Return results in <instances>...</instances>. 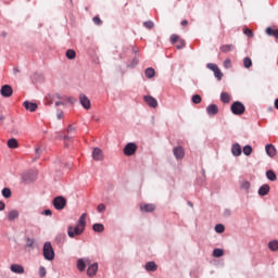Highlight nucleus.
I'll return each instance as SVG.
<instances>
[{
    "instance_id": "obj_36",
    "label": "nucleus",
    "mask_w": 278,
    "mask_h": 278,
    "mask_svg": "<svg viewBox=\"0 0 278 278\" xmlns=\"http://www.w3.org/2000/svg\"><path fill=\"white\" fill-rule=\"evenodd\" d=\"M2 197H4V199H10V197H12V190H10V188H4L2 190Z\"/></svg>"
},
{
    "instance_id": "obj_42",
    "label": "nucleus",
    "mask_w": 278,
    "mask_h": 278,
    "mask_svg": "<svg viewBox=\"0 0 278 278\" xmlns=\"http://www.w3.org/2000/svg\"><path fill=\"white\" fill-rule=\"evenodd\" d=\"M34 243H35L34 239L29 237L26 238V247H28V249H34Z\"/></svg>"
},
{
    "instance_id": "obj_3",
    "label": "nucleus",
    "mask_w": 278,
    "mask_h": 278,
    "mask_svg": "<svg viewBox=\"0 0 278 278\" xmlns=\"http://www.w3.org/2000/svg\"><path fill=\"white\" fill-rule=\"evenodd\" d=\"M84 229L83 226L76 225L75 228H73V226H68L67 228V235L70 238H75V236H81V233H84Z\"/></svg>"
},
{
    "instance_id": "obj_22",
    "label": "nucleus",
    "mask_w": 278,
    "mask_h": 278,
    "mask_svg": "<svg viewBox=\"0 0 278 278\" xmlns=\"http://www.w3.org/2000/svg\"><path fill=\"white\" fill-rule=\"evenodd\" d=\"M231 151H232V155H236V156L242 155V148L238 143L232 146Z\"/></svg>"
},
{
    "instance_id": "obj_9",
    "label": "nucleus",
    "mask_w": 278,
    "mask_h": 278,
    "mask_svg": "<svg viewBox=\"0 0 278 278\" xmlns=\"http://www.w3.org/2000/svg\"><path fill=\"white\" fill-rule=\"evenodd\" d=\"M143 101L149 105V108H157V99L153 98L152 96H144Z\"/></svg>"
},
{
    "instance_id": "obj_39",
    "label": "nucleus",
    "mask_w": 278,
    "mask_h": 278,
    "mask_svg": "<svg viewBox=\"0 0 278 278\" xmlns=\"http://www.w3.org/2000/svg\"><path fill=\"white\" fill-rule=\"evenodd\" d=\"M244 155H251L253 153V148L251 146H245L243 148Z\"/></svg>"
},
{
    "instance_id": "obj_41",
    "label": "nucleus",
    "mask_w": 278,
    "mask_h": 278,
    "mask_svg": "<svg viewBox=\"0 0 278 278\" xmlns=\"http://www.w3.org/2000/svg\"><path fill=\"white\" fill-rule=\"evenodd\" d=\"M202 99L199 94H193L192 96V103H195V105H199L201 103Z\"/></svg>"
},
{
    "instance_id": "obj_8",
    "label": "nucleus",
    "mask_w": 278,
    "mask_h": 278,
    "mask_svg": "<svg viewBox=\"0 0 278 278\" xmlns=\"http://www.w3.org/2000/svg\"><path fill=\"white\" fill-rule=\"evenodd\" d=\"M173 153H174V157H176V160H184V157L186 156V151L184 150L182 147L174 148Z\"/></svg>"
},
{
    "instance_id": "obj_50",
    "label": "nucleus",
    "mask_w": 278,
    "mask_h": 278,
    "mask_svg": "<svg viewBox=\"0 0 278 278\" xmlns=\"http://www.w3.org/2000/svg\"><path fill=\"white\" fill-rule=\"evenodd\" d=\"M64 238H66V235H65V233L59 235V236L56 237V240L62 241V240H64Z\"/></svg>"
},
{
    "instance_id": "obj_40",
    "label": "nucleus",
    "mask_w": 278,
    "mask_h": 278,
    "mask_svg": "<svg viewBox=\"0 0 278 278\" xmlns=\"http://www.w3.org/2000/svg\"><path fill=\"white\" fill-rule=\"evenodd\" d=\"M251 188V182H249L248 180H243L241 182V189L242 190H249Z\"/></svg>"
},
{
    "instance_id": "obj_32",
    "label": "nucleus",
    "mask_w": 278,
    "mask_h": 278,
    "mask_svg": "<svg viewBox=\"0 0 278 278\" xmlns=\"http://www.w3.org/2000/svg\"><path fill=\"white\" fill-rule=\"evenodd\" d=\"M220 51L223 53H229V51H233V45H225L220 47Z\"/></svg>"
},
{
    "instance_id": "obj_16",
    "label": "nucleus",
    "mask_w": 278,
    "mask_h": 278,
    "mask_svg": "<svg viewBox=\"0 0 278 278\" xmlns=\"http://www.w3.org/2000/svg\"><path fill=\"white\" fill-rule=\"evenodd\" d=\"M24 108L28 112H36V110H38V104H36L34 102L25 101L24 102Z\"/></svg>"
},
{
    "instance_id": "obj_38",
    "label": "nucleus",
    "mask_w": 278,
    "mask_h": 278,
    "mask_svg": "<svg viewBox=\"0 0 278 278\" xmlns=\"http://www.w3.org/2000/svg\"><path fill=\"white\" fill-rule=\"evenodd\" d=\"M176 49H184L186 47V41L184 39H179L176 43H174Z\"/></svg>"
},
{
    "instance_id": "obj_1",
    "label": "nucleus",
    "mask_w": 278,
    "mask_h": 278,
    "mask_svg": "<svg viewBox=\"0 0 278 278\" xmlns=\"http://www.w3.org/2000/svg\"><path fill=\"white\" fill-rule=\"evenodd\" d=\"M43 257L45 260H48V262L55 260V252L53 251V245H51V242H46L43 244Z\"/></svg>"
},
{
    "instance_id": "obj_60",
    "label": "nucleus",
    "mask_w": 278,
    "mask_h": 278,
    "mask_svg": "<svg viewBox=\"0 0 278 278\" xmlns=\"http://www.w3.org/2000/svg\"><path fill=\"white\" fill-rule=\"evenodd\" d=\"M189 205H191V207H192V204L189 202Z\"/></svg>"
},
{
    "instance_id": "obj_24",
    "label": "nucleus",
    "mask_w": 278,
    "mask_h": 278,
    "mask_svg": "<svg viewBox=\"0 0 278 278\" xmlns=\"http://www.w3.org/2000/svg\"><path fill=\"white\" fill-rule=\"evenodd\" d=\"M144 74L148 79H153V77H155V70L153 67H148Z\"/></svg>"
},
{
    "instance_id": "obj_48",
    "label": "nucleus",
    "mask_w": 278,
    "mask_h": 278,
    "mask_svg": "<svg viewBox=\"0 0 278 278\" xmlns=\"http://www.w3.org/2000/svg\"><path fill=\"white\" fill-rule=\"evenodd\" d=\"M98 212H100V213L105 212V204H99Z\"/></svg>"
},
{
    "instance_id": "obj_28",
    "label": "nucleus",
    "mask_w": 278,
    "mask_h": 278,
    "mask_svg": "<svg viewBox=\"0 0 278 278\" xmlns=\"http://www.w3.org/2000/svg\"><path fill=\"white\" fill-rule=\"evenodd\" d=\"M266 177L269 181H277V174H275L273 169L266 172Z\"/></svg>"
},
{
    "instance_id": "obj_44",
    "label": "nucleus",
    "mask_w": 278,
    "mask_h": 278,
    "mask_svg": "<svg viewBox=\"0 0 278 278\" xmlns=\"http://www.w3.org/2000/svg\"><path fill=\"white\" fill-rule=\"evenodd\" d=\"M243 34L248 36V38H253V30H251L250 28H244Z\"/></svg>"
},
{
    "instance_id": "obj_54",
    "label": "nucleus",
    "mask_w": 278,
    "mask_h": 278,
    "mask_svg": "<svg viewBox=\"0 0 278 278\" xmlns=\"http://www.w3.org/2000/svg\"><path fill=\"white\" fill-rule=\"evenodd\" d=\"M181 25H182V27H186V25H188V20H184V21L181 22Z\"/></svg>"
},
{
    "instance_id": "obj_30",
    "label": "nucleus",
    "mask_w": 278,
    "mask_h": 278,
    "mask_svg": "<svg viewBox=\"0 0 278 278\" xmlns=\"http://www.w3.org/2000/svg\"><path fill=\"white\" fill-rule=\"evenodd\" d=\"M66 58L67 60H75V58H77V53L75 52V50L70 49L66 51Z\"/></svg>"
},
{
    "instance_id": "obj_35",
    "label": "nucleus",
    "mask_w": 278,
    "mask_h": 278,
    "mask_svg": "<svg viewBox=\"0 0 278 278\" xmlns=\"http://www.w3.org/2000/svg\"><path fill=\"white\" fill-rule=\"evenodd\" d=\"M243 66H244L245 68H251V67L253 66V61H251V58H245V59L243 60Z\"/></svg>"
},
{
    "instance_id": "obj_46",
    "label": "nucleus",
    "mask_w": 278,
    "mask_h": 278,
    "mask_svg": "<svg viewBox=\"0 0 278 278\" xmlns=\"http://www.w3.org/2000/svg\"><path fill=\"white\" fill-rule=\"evenodd\" d=\"M39 276L46 277L47 276V269L43 266L39 267Z\"/></svg>"
},
{
    "instance_id": "obj_43",
    "label": "nucleus",
    "mask_w": 278,
    "mask_h": 278,
    "mask_svg": "<svg viewBox=\"0 0 278 278\" xmlns=\"http://www.w3.org/2000/svg\"><path fill=\"white\" fill-rule=\"evenodd\" d=\"M143 26H144L147 29H153V27H155V25H154L153 22H151V21L144 22V23H143Z\"/></svg>"
},
{
    "instance_id": "obj_59",
    "label": "nucleus",
    "mask_w": 278,
    "mask_h": 278,
    "mask_svg": "<svg viewBox=\"0 0 278 278\" xmlns=\"http://www.w3.org/2000/svg\"><path fill=\"white\" fill-rule=\"evenodd\" d=\"M0 121H3V117H0Z\"/></svg>"
},
{
    "instance_id": "obj_47",
    "label": "nucleus",
    "mask_w": 278,
    "mask_h": 278,
    "mask_svg": "<svg viewBox=\"0 0 278 278\" xmlns=\"http://www.w3.org/2000/svg\"><path fill=\"white\" fill-rule=\"evenodd\" d=\"M92 21H93L94 25H102L103 24V22L101 21V17H99V16H94L92 18Z\"/></svg>"
},
{
    "instance_id": "obj_11",
    "label": "nucleus",
    "mask_w": 278,
    "mask_h": 278,
    "mask_svg": "<svg viewBox=\"0 0 278 278\" xmlns=\"http://www.w3.org/2000/svg\"><path fill=\"white\" fill-rule=\"evenodd\" d=\"M79 102L83 105V108H85V110H90V99H88V97H86V94L81 93L79 96Z\"/></svg>"
},
{
    "instance_id": "obj_18",
    "label": "nucleus",
    "mask_w": 278,
    "mask_h": 278,
    "mask_svg": "<svg viewBox=\"0 0 278 278\" xmlns=\"http://www.w3.org/2000/svg\"><path fill=\"white\" fill-rule=\"evenodd\" d=\"M206 112L208 116H216V113L218 112V105L211 104L206 108Z\"/></svg>"
},
{
    "instance_id": "obj_17",
    "label": "nucleus",
    "mask_w": 278,
    "mask_h": 278,
    "mask_svg": "<svg viewBox=\"0 0 278 278\" xmlns=\"http://www.w3.org/2000/svg\"><path fill=\"white\" fill-rule=\"evenodd\" d=\"M265 151L269 157H275V155H277V149L273 144H267Z\"/></svg>"
},
{
    "instance_id": "obj_55",
    "label": "nucleus",
    "mask_w": 278,
    "mask_h": 278,
    "mask_svg": "<svg viewBox=\"0 0 278 278\" xmlns=\"http://www.w3.org/2000/svg\"><path fill=\"white\" fill-rule=\"evenodd\" d=\"M276 110H278V98L275 100V103H274Z\"/></svg>"
},
{
    "instance_id": "obj_45",
    "label": "nucleus",
    "mask_w": 278,
    "mask_h": 278,
    "mask_svg": "<svg viewBox=\"0 0 278 278\" xmlns=\"http://www.w3.org/2000/svg\"><path fill=\"white\" fill-rule=\"evenodd\" d=\"M180 39H179V37H178V35H172L170 36V42H172V45H177V41H179Z\"/></svg>"
},
{
    "instance_id": "obj_12",
    "label": "nucleus",
    "mask_w": 278,
    "mask_h": 278,
    "mask_svg": "<svg viewBox=\"0 0 278 278\" xmlns=\"http://www.w3.org/2000/svg\"><path fill=\"white\" fill-rule=\"evenodd\" d=\"M10 270L15 273L16 275H23L25 273V268L20 264H13L10 266Z\"/></svg>"
},
{
    "instance_id": "obj_5",
    "label": "nucleus",
    "mask_w": 278,
    "mask_h": 278,
    "mask_svg": "<svg viewBox=\"0 0 278 278\" xmlns=\"http://www.w3.org/2000/svg\"><path fill=\"white\" fill-rule=\"evenodd\" d=\"M67 135L64 136H60L61 139L63 140H73V136H75V134H77V129L75 128V126L70 125L66 129Z\"/></svg>"
},
{
    "instance_id": "obj_33",
    "label": "nucleus",
    "mask_w": 278,
    "mask_h": 278,
    "mask_svg": "<svg viewBox=\"0 0 278 278\" xmlns=\"http://www.w3.org/2000/svg\"><path fill=\"white\" fill-rule=\"evenodd\" d=\"M225 255V251L223 249H215L213 251V257H223Z\"/></svg>"
},
{
    "instance_id": "obj_7",
    "label": "nucleus",
    "mask_w": 278,
    "mask_h": 278,
    "mask_svg": "<svg viewBox=\"0 0 278 278\" xmlns=\"http://www.w3.org/2000/svg\"><path fill=\"white\" fill-rule=\"evenodd\" d=\"M136 151H138V146H136V143H128L124 148V155H127L129 157V156L134 155V153H136Z\"/></svg>"
},
{
    "instance_id": "obj_23",
    "label": "nucleus",
    "mask_w": 278,
    "mask_h": 278,
    "mask_svg": "<svg viewBox=\"0 0 278 278\" xmlns=\"http://www.w3.org/2000/svg\"><path fill=\"white\" fill-rule=\"evenodd\" d=\"M16 218H18V211H16V210L10 211L8 214V220H10V223H12L13 220H16Z\"/></svg>"
},
{
    "instance_id": "obj_4",
    "label": "nucleus",
    "mask_w": 278,
    "mask_h": 278,
    "mask_svg": "<svg viewBox=\"0 0 278 278\" xmlns=\"http://www.w3.org/2000/svg\"><path fill=\"white\" fill-rule=\"evenodd\" d=\"M207 68L210 71H213L216 79H218V81H220L223 79V72L220 71V68H218V65L214 64V63H208Z\"/></svg>"
},
{
    "instance_id": "obj_57",
    "label": "nucleus",
    "mask_w": 278,
    "mask_h": 278,
    "mask_svg": "<svg viewBox=\"0 0 278 278\" xmlns=\"http://www.w3.org/2000/svg\"><path fill=\"white\" fill-rule=\"evenodd\" d=\"M58 118L59 119L62 118V113L58 114Z\"/></svg>"
},
{
    "instance_id": "obj_10",
    "label": "nucleus",
    "mask_w": 278,
    "mask_h": 278,
    "mask_svg": "<svg viewBox=\"0 0 278 278\" xmlns=\"http://www.w3.org/2000/svg\"><path fill=\"white\" fill-rule=\"evenodd\" d=\"M13 92L14 91L10 85H3L0 90V94L5 98H9Z\"/></svg>"
},
{
    "instance_id": "obj_27",
    "label": "nucleus",
    "mask_w": 278,
    "mask_h": 278,
    "mask_svg": "<svg viewBox=\"0 0 278 278\" xmlns=\"http://www.w3.org/2000/svg\"><path fill=\"white\" fill-rule=\"evenodd\" d=\"M9 149H18V141L14 138L8 140Z\"/></svg>"
},
{
    "instance_id": "obj_26",
    "label": "nucleus",
    "mask_w": 278,
    "mask_h": 278,
    "mask_svg": "<svg viewBox=\"0 0 278 278\" xmlns=\"http://www.w3.org/2000/svg\"><path fill=\"white\" fill-rule=\"evenodd\" d=\"M220 101L223 103H229L231 101V96L228 92H222Z\"/></svg>"
},
{
    "instance_id": "obj_15",
    "label": "nucleus",
    "mask_w": 278,
    "mask_h": 278,
    "mask_svg": "<svg viewBox=\"0 0 278 278\" xmlns=\"http://www.w3.org/2000/svg\"><path fill=\"white\" fill-rule=\"evenodd\" d=\"M97 270H99V264L93 263L91 266L87 269L88 277H94L97 275Z\"/></svg>"
},
{
    "instance_id": "obj_25",
    "label": "nucleus",
    "mask_w": 278,
    "mask_h": 278,
    "mask_svg": "<svg viewBox=\"0 0 278 278\" xmlns=\"http://www.w3.org/2000/svg\"><path fill=\"white\" fill-rule=\"evenodd\" d=\"M87 216H88V214L84 213V214L79 217V219H78V222H77V225L80 226V227H83L84 229H86V218H87Z\"/></svg>"
},
{
    "instance_id": "obj_13",
    "label": "nucleus",
    "mask_w": 278,
    "mask_h": 278,
    "mask_svg": "<svg viewBox=\"0 0 278 278\" xmlns=\"http://www.w3.org/2000/svg\"><path fill=\"white\" fill-rule=\"evenodd\" d=\"M92 157L96 162H101L103 160V152L99 148H94L92 151Z\"/></svg>"
},
{
    "instance_id": "obj_34",
    "label": "nucleus",
    "mask_w": 278,
    "mask_h": 278,
    "mask_svg": "<svg viewBox=\"0 0 278 278\" xmlns=\"http://www.w3.org/2000/svg\"><path fill=\"white\" fill-rule=\"evenodd\" d=\"M268 249H270L271 251H278V241L277 240H273L268 243Z\"/></svg>"
},
{
    "instance_id": "obj_31",
    "label": "nucleus",
    "mask_w": 278,
    "mask_h": 278,
    "mask_svg": "<svg viewBox=\"0 0 278 278\" xmlns=\"http://www.w3.org/2000/svg\"><path fill=\"white\" fill-rule=\"evenodd\" d=\"M93 231H97L98 233H101L104 231L105 227L103 226V224H94L92 226Z\"/></svg>"
},
{
    "instance_id": "obj_53",
    "label": "nucleus",
    "mask_w": 278,
    "mask_h": 278,
    "mask_svg": "<svg viewBox=\"0 0 278 278\" xmlns=\"http://www.w3.org/2000/svg\"><path fill=\"white\" fill-rule=\"evenodd\" d=\"M36 157H40V148L36 149Z\"/></svg>"
},
{
    "instance_id": "obj_14",
    "label": "nucleus",
    "mask_w": 278,
    "mask_h": 278,
    "mask_svg": "<svg viewBox=\"0 0 278 278\" xmlns=\"http://www.w3.org/2000/svg\"><path fill=\"white\" fill-rule=\"evenodd\" d=\"M87 264H90V260L84 261V258H79L77 261V268L80 273H84L86 270Z\"/></svg>"
},
{
    "instance_id": "obj_2",
    "label": "nucleus",
    "mask_w": 278,
    "mask_h": 278,
    "mask_svg": "<svg viewBox=\"0 0 278 278\" xmlns=\"http://www.w3.org/2000/svg\"><path fill=\"white\" fill-rule=\"evenodd\" d=\"M230 110L235 116H242V114H244L247 111V108L242 102L236 101L231 104Z\"/></svg>"
},
{
    "instance_id": "obj_29",
    "label": "nucleus",
    "mask_w": 278,
    "mask_h": 278,
    "mask_svg": "<svg viewBox=\"0 0 278 278\" xmlns=\"http://www.w3.org/2000/svg\"><path fill=\"white\" fill-rule=\"evenodd\" d=\"M266 35L267 36H275V38L278 40V29H273L271 27L266 28Z\"/></svg>"
},
{
    "instance_id": "obj_21",
    "label": "nucleus",
    "mask_w": 278,
    "mask_h": 278,
    "mask_svg": "<svg viewBox=\"0 0 278 278\" xmlns=\"http://www.w3.org/2000/svg\"><path fill=\"white\" fill-rule=\"evenodd\" d=\"M141 212H155V204H141Z\"/></svg>"
},
{
    "instance_id": "obj_19",
    "label": "nucleus",
    "mask_w": 278,
    "mask_h": 278,
    "mask_svg": "<svg viewBox=\"0 0 278 278\" xmlns=\"http://www.w3.org/2000/svg\"><path fill=\"white\" fill-rule=\"evenodd\" d=\"M268 192H270V186H268V185H263V186L258 189V194H260V197H266V194H268Z\"/></svg>"
},
{
    "instance_id": "obj_56",
    "label": "nucleus",
    "mask_w": 278,
    "mask_h": 278,
    "mask_svg": "<svg viewBox=\"0 0 278 278\" xmlns=\"http://www.w3.org/2000/svg\"><path fill=\"white\" fill-rule=\"evenodd\" d=\"M55 105H56V108H58L59 105H63V103H62L61 101H56V102H55Z\"/></svg>"
},
{
    "instance_id": "obj_52",
    "label": "nucleus",
    "mask_w": 278,
    "mask_h": 278,
    "mask_svg": "<svg viewBox=\"0 0 278 278\" xmlns=\"http://www.w3.org/2000/svg\"><path fill=\"white\" fill-rule=\"evenodd\" d=\"M45 216H51L52 212L51 210L43 211Z\"/></svg>"
},
{
    "instance_id": "obj_51",
    "label": "nucleus",
    "mask_w": 278,
    "mask_h": 278,
    "mask_svg": "<svg viewBox=\"0 0 278 278\" xmlns=\"http://www.w3.org/2000/svg\"><path fill=\"white\" fill-rule=\"evenodd\" d=\"M5 210V203L0 201V212H3Z\"/></svg>"
},
{
    "instance_id": "obj_20",
    "label": "nucleus",
    "mask_w": 278,
    "mask_h": 278,
    "mask_svg": "<svg viewBox=\"0 0 278 278\" xmlns=\"http://www.w3.org/2000/svg\"><path fill=\"white\" fill-rule=\"evenodd\" d=\"M146 270H148V273H155V270H157V264H155V262H148L146 264Z\"/></svg>"
},
{
    "instance_id": "obj_6",
    "label": "nucleus",
    "mask_w": 278,
    "mask_h": 278,
    "mask_svg": "<svg viewBox=\"0 0 278 278\" xmlns=\"http://www.w3.org/2000/svg\"><path fill=\"white\" fill-rule=\"evenodd\" d=\"M53 206L55 207V210H64V207H66V199H64L63 197L54 198Z\"/></svg>"
},
{
    "instance_id": "obj_49",
    "label": "nucleus",
    "mask_w": 278,
    "mask_h": 278,
    "mask_svg": "<svg viewBox=\"0 0 278 278\" xmlns=\"http://www.w3.org/2000/svg\"><path fill=\"white\" fill-rule=\"evenodd\" d=\"M224 66H225L226 68H229V66H231V61H230V60H226V61L224 62Z\"/></svg>"
},
{
    "instance_id": "obj_58",
    "label": "nucleus",
    "mask_w": 278,
    "mask_h": 278,
    "mask_svg": "<svg viewBox=\"0 0 278 278\" xmlns=\"http://www.w3.org/2000/svg\"><path fill=\"white\" fill-rule=\"evenodd\" d=\"M58 99H61L60 94H56Z\"/></svg>"
},
{
    "instance_id": "obj_37",
    "label": "nucleus",
    "mask_w": 278,
    "mask_h": 278,
    "mask_svg": "<svg viewBox=\"0 0 278 278\" xmlns=\"http://www.w3.org/2000/svg\"><path fill=\"white\" fill-rule=\"evenodd\" d=\"M216 233H225V226L223 224H217L215 226Z\"/></svg>"
}]
</instances>
